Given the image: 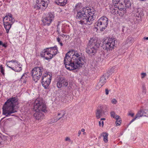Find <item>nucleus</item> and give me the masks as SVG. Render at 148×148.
<instances>
[{
	"instance_id": "obj_1",
	"label": "nucleus",
	"mask_w": 148,
	"mask_h": 148,
	"mask_svg": "<svg viewBox=\"0 0 148 148\" xmlns=\"http://www.w3.org/2000/svg\"><path fill=\"white\" fill-rule=\"evenodd\" d=\"M70 53L68 52L66 54L64 58V64L65 67L68 70H75L82 67L86 62L85 56L82 53L77 51L70 56Z\"/></svg>"
},
{
	"instance_id": "obj_2",
	"label": "nucleus",
	"mask_w": 148,
	"mask_h": 148,
	"mask_svg": "<svg viewBox=\"0 0 148 148\" xmlns=\"http://www.w3.org/2000/svg\"><path fill=\"white\" fill-rule=\"evenodd\" d=\"M77 13L76 18L78 20L79 24L90 25L92 23L94 12L92 11L91 9L88 10L84 8L82 10H80Z\"/></svg>"
},
{
	"instance_id": "obj_3",
	"label": "nucleus",
	"mask_w": 148,
	"mask_h": 148,
	"mask_svg": "<svg viewBox=\"0 0 148 148\" xmlns=\"http://www.w3.org/2000/svg\"><path fill=\"white\" fill-rule=\"evenodd\" d=\"M18 100L16 97H15L8 99L5 103L3 108V114L6 117L10 116H15L12 114L17 112V110L14 108L16 104L18 103Z\"/></svg>"
},
{
	"instance_id": "obj_4",
	"label": "nucleus",
	"mask_w": 148,
	"mask_h": 148,
	"mask_svg": "<svg viewBox=\"0 0 148 148\" xmlns=\"http://www.w3.org/2000/svg\"><path fill=\"white\" fill-rule=\"evenodd\" d=\"M97 42V40L95 38H91L89 40L86 49V52L91 56L94 55L97 52L100 45Z\"/></svg>"
},
{
	"instance_id": "obj_5",
	"label": "nucleus",
	"mask_w": 148,
	"mask_h": 148,
	"mask_svg": "<svg viewBox=\"0 0 148 148\" xmlns=\"http://www.w3.org/2000/svg\"><path fill=\"white\" fill-rule=\"evenodd\" d=\"M108 24V19L106 16H102L95 23V28L97 30L103 31L107 27Z\"/></svg>"
},
{
	"instance_id": "obj_6",
	"label": "nucleus",
	"mask_w": 148,
	"mask_h": 148,
	"mask_svg": "<svg viewBox=\"0 0 148 148\" xmlns=\"http://www.w3.org/2000/svg\"><path fill=\"white\" fill-rule=\"evenodd\" d=\"M115 40L114 38H108L103 42L102 47L107 51L112 50L114 47Z\"/></svg>"
},
{
	"instance_id": "obj_7",
	"label": "nucleus",
	"mask_w": 148,
	"mask_h": 148,
	"mask_svg": "<svg viewBox=\"0 0 148 148\" xmlns=\"http://www.w3.org/2000/svg\"><path fill=\"white\" fill-rule=\"evenodd\" d=\"M6 65L8 67L15 72H19L22 70V65L16 60L7 61Z\"/></svg>"
},
{
	"instance_id": "obj_8",
	"label": "nucleus",
	"mask_w": 148,
	"mask_h": 148,
	"mask_svg": "<svg viewBox=\"0 0 148 148\" xmlns=\"http://www.w3.org/2000/svg\"><path fill=\"white\" fill-rule=\"evenodd\" d=\"M43 69L42 67H34L32 71V76L33 80L36 82L41 77Z\"/></svg>"
},
{
	"instance_id": "obj_9",
	"label": "nucleus",
	"mask_w": 148,
	"mask_h": 148,
	"mask_svg": "<svg viewBox=\"0 0 148 148\" xmlns=\"http://www.w3.org/2000/svg\"><path fill=\"white\" fill-rule=\"evenodd\" d=\"M34 107L37 110L44 112H46L47 111L46 105L43 102L42 99L40 98L36 99L34 102Z\"/></svg>"
},
{
	"instance_id": "obj_10",
	"label": "nucleus",
	"mask_w": 148,
	"mask_h": 148,
	"mask_svg": "<svg viewBox=\"0 0 148 148\" xmlns=\"http://www.w3.org/2000/svg\"><path fill=\"white\" fill-rule=\"evenodd\" d=\"M52 79V75L51 73L45 74L44 75L42 79V86L45 89L48 88Z\"/></svg>"
},
{
	"instance_id": "obj_11",
	"label": "nucleus",
	"mask_w": 148,
	"mask_h": 148,
	"mask_svg": "<svg viewBox=\"0 0 148 148\" xmlns=\"http://www.w3.org/2000/svg\"><path fill=\"white\" fill-rule=\"evenodd\" d=\"M36 3L34 7L36 9L41 8V7L46 8L49 3V0H36Z\"/></svg>"
},
{
	"instance_id": "obj_12",
	"label": "nucleus",
	"mask_w": 148,
	"mask_h": 148,
	"mask_svg": "<svg viewBox=\"0 0 148 148\" xmlns=\"http://www.w3.org/2000/svg\"><path fill=\"white\" fill-rule=\"evenodd\" d=\"M54 18V16L51 13H49L42 20V22L45 25H49L52 22Z\"/></svg>"
},
{
	"instance_id": "obj_13",
	"label": "nucleus",
	"mask_w": 148,
	"mask_h": 148,
	"mask_svg": "<svg viewBox=\"0 0 148 148\" xmlns=\"http://www.w3.org/2000/svg\"><path fill=\"white\" fill-rule=\"evenodd\" d=\"M106 107L105 105H102L100 106V109H98L97 110L96 112V117L97 119L100 118L103 116L104 113L103 109Z\"/></svg>"
},
{
	"instance_id": "obj_14",
	"label": "nucleus",
	"mask_w": 148,
	"mask_h": 148,
	"mask_svg": "<svg viewBox=\"0 0 148 148\" xmlns=\"http://www.w3.org/2000/svg\"><path fill=\"white\" fill-rule=\"evenodd\" d=\"M68 85V82L63 77L60 78L57 83V86L58 88H61L63 86H67Z\"/></svg>"
},
{
	"instance_id": "obj_15",
	"label": "nucleus",
	"mask_w": 148,
	"mask_h": 148,
	"mask_svg": "<svg viewBox=\"0 0 148 148\" xmlns=\"http://www.w3.org/2000/svg\"><path fill=\"white\" fill-rule=\"evenodd\" d=\"M41 57H44L47 60L51 59L52 56L50 54V52L49 51V49L47 48L43 50L40 54Z\"/></svg>"
},
{
	"instance_id": "obj_16",
	"label": "nucleus",
	"mask_w": 148,
	"mask_h": 148,
	"mask_svg": "<svg viewBox=\"0 0 148 148\" xmlns=\"http://www.w3.org/2000/svg\"><path fill=\"white\" fill-rule=\"evenodd\" d=\"M129 0H113L112 2L113 4H118V3H121V5H123V3L125 5V6L126 7H129L130 6V3L128 1Z\"/></svg>"
},
{
	"instance_id": "obj_17",
	"label": "nucleus",
	"mask_w": 148,
	"mask_h": 148,
	"mask_svg": "<svg viewBox=\"0 0 148 148\" xmlns=\"http://www.w3.org/2000/svg\"><path fill=\"white\" fill-rule=\"evenodd\" d=\"M44 114L42 112L36 110L34 114L35 118L37 120H40L42 119L43 118Z\"/></svg>"
},
{
	"instance_id": "obj_18",
	"label": "nucleus",
	"mask_w": 148,
	"mask_h": 148,
	"mask_svg": "<svg viewBox=\"0 0 148 148\" xmlns=\"http://www.w3.org/2000/svg\"><path fill=\"white\" fill-rule=\"evenodd\" d=\"M3 21L4 27L6 30V33H8L12 24L11 23H9L8 21H4V19H3Z\"/></svg>"
},
{
	"instance_id": "obj_19",
	"label": "nucleus",
	"mask_w": 148,
	"mask_h": 148,
	"mask_svg": "<svg viewBox=\"0 0 148 148\" xmlns=\"http://www.w3.org/2000/svg\"><path fill=\"white\" fill-rule=\"evenodd\" d=\"M49 49V51L50 52V54L52 56V58L53 56H55L57 53L58 49L57 46H55L49 48H47Z\"/></svg>"
},
{
	"instance_id": "obj_20",
	"label": "nucleus",
	"mask_w": 148,
	"mask_h": 148,
	"mask_svg": "<svg viewBox=\"0 0 148 148\" xmlns=\"http://www.w3.org/2000/svg\"><path fill=\"white\" fill-rule=\"evenodd\" d=\"M106 82V79L105 75H103L101 77L99 81L98 84V86L99 87H101Z\"/></svg>"
},
{
	"instance_id": "obj_21",
	"label": "nucleus",
	"mask_w": 148,
	"mask_h": 148,
	"mask_svg": "<svg viewBox=\"0 0 148 148\" xmlns=\"http://www.w3.org/2000/svg\"><path fill=\"white\" fill-rule=\"evenodd\" d=\"M123 5H121L119 8L118 14L120 16H123L126 13V9Z\"/></svg>"
},
{
	"instance_id": "obj_22",
	"label": "nucleus",
	"mask_w": 148,
	"mask_h": 148,
	"mask_svg": "<svg viewBox=\"0 0 148 148\" xmlns=\"http://www.w3.org/2000/svg\"><path fill=\"white\" fill-rule=\"evenodd\" d=\"M119 6L114 5V7L112 8L111 10V12L114 15H117L118 14Z\"/></svg>"
},
{
	"instance_id": "obj_23",
	"label": "nucleus",
	"mask_w": 148,
	"mask_h": 148,
	"mask_svg": "<svg viewBox=\"0 0 148 148\" xmlns=\"http://www.w3.org/2000/svg\"><path fill=\"white\" fill-rule=\"evenodd\" d=\"M56 3L60 6H63L66 4L67 3V0H56Z\"/></svg>"
},
{
	"instance_id": "obj_24",
	"label": "nucleus",
	"mask_w": 148,
	"mask_h": 148,
	"mask_svg": "<svg viewBox=\"0 0 148 148\" xmlns=\"http://www.w3.org/2000/svg\"><path fill=\"white\" fill-rule=\"evenodd\" d=\"M103 137V140L105 143H107L108 142V134L106 132H103L101 134Z\"/></svg>"
},
{
	"instance_id": "obj_25",
	"label": "nucleus",
	"mask_w": 148,
	"mask_h": 148,
	"mask_svg": "<svg viewBox=\"0 0 148 148\" xmlns=\"http://www.w3.org/2000/svg\"><path fill=\"white\" fill-rule=\"evenodd\" d=\"M65 114L66 112L64 110H61L59 111L58 114V116H61L58 119H57L55 121H57L63 117L65 115Z\"/></svg>"
},
{
	"instance_id": "obj_26",
	"label": "nucleus",
	"mask_w": 148,
	"mask_h": 148,
	"mask_svg": "<svg viewBox=\"0 0 148 148\" xmlns=\"http://www.w3.org/2000/svg\"><path fill=\"white\" fill-rule=\"evenodd\" d=\"M82 8V5L81 3H79L77 4L74 10L75 13L76 12L77 13L80 10H80Z\"/></svg>"
},
{
	"instance_id": "obj_27",
	"label": "nucleus",
	"mask_w": 148,
	"mask_h": 148,
	"mask_svg": "<svg viewBox=\"0 0 148 148\" xmlns=\"http://www.w3.org/2000/svg\"><path fill=\"white\" fill-rule=\"evenodd\" d=\"M134 41V38L130 36H129L126 39V44H132Z\"/></svg>"
},
{
	"instance_id": "obj_28",
	"label": "nucleus",
	"mask_w": 148,
	"mask_h": 148,
	"mask_svg": "<svg viewBox=\"0 0 148 148\" xmlns=\"http://www.w3.org/2000/svg\"><path fill=\"white\" fill-rule=\"evenodd\" d=\"M27 76L26 74H24L20 79V80L21 82H23V83H26L27 80Z\"/></svg>"
},
{
	"instance_id": "obj_29",
	"label": "nucleus",
	"mask_w": 148,
	"mask_h": 148,
	"mask_svg": "<svg viewBox=\"0 0 148 148\" xmlns=\"http://www.w3.org/2000/svg\"><path fill=\"white\" fill-rule=\"evenodd\" d=\"M116 121L115 122V123L117 126L120 125L121 122V120L119 116H116V117L115 119Z\"/></svg>"
},
{
	"instance_id": "obj_30",
	"label": "nucleus",
	"mask_w": 148,
	"mask_h": 148,
	"mask_svg": "<svg viewBox=\"0 0 148 148\" xmlns=\"http://www.w3.org/2000/svg\"><path fill=\"white\" fill-rule=\"evenodd\" d=\"M144 112L142 110H140L138 111L136 115V116L137 117L138 119L140 117L144 116Z\"/></svg>"
},
{
	"instance_id": "obj_31",
	"label": "nucleus",
	"mask_w": 148,
	"mask_h": 148,
	"mask_svg": "<svg viewBox=\"0 0 148 148\" xmlns=\"http://www.w3.org/2000/svg\"><path fill=\"white\" fill-rule=\"evenodd\" d=\"M10 18V19H11V20H12V18H13L12 16V14L10 13H7L6 14V15L4 17L3 19H4V20H5L6 18Z\"/></svg>"
},
{
	"instance_id": "obj_32",
	"label": "nucleus",
	"mask_w": 148,
	"mask_h": 148,
	"mask_svg": "<svg viewBox=\"0 0 148 148\" xmlns=\"http://www.w3.org/2000/svg\"><path fill=\"white\" fill-rule=\"evenodd\" d=\"M12 20H11V19H10V18H6L5 20H4V21L6 20L7 21H8L9 23H11L12 24H13L14 21V20L13 18H12Z\"/></svg>"
},
{
	"instance_id": "obj_33",
	"label": "nucleus",
	"mask_w": 148,
	"mask_h": 148,
	"mask_svg": "<svg viewBox=\"0 0 148 148\" xmlns=\"http://www.w3.org/2000/svg\"><path fill=\"white\" fill-rule=\"evenodd\" d=\"M110 114L111 117H113L114 119H115V117H116V115H115V113L114 112L112 111L111 112H110Z\"/></svg>"
},
{
	"instance_id": "obj_34",
	"label": "nucleus",
	"mask_w": 148,
	"mask_h": 148,
	"mask_svg": "<svg viewBox=\"0 0 148 148\" xmlns=\"http://www.w3.org/2000/svg\"><path fill=\"white\" fill-rule=\"evenodd\" d=\"M0 68L1 69V72L3 75L4 74V70L2 65L1 66Z\"/></svg>"
},
{
	"instance_id": "obj_35",
	"label": "nucleus",
	"mask_w": 148,
	"mask_h": 148,
	"mask_svg": "<svg viewBox=\"0 0 148 148\" xmlns=\"http://www.w3.org/2000/svg\"><path fill=\"white\" fill-rule=\"evenodd\" d=\"M111 102L113 104H116L117 103V101L115 99H113L111 100Z\"/></svg>"
},
{
	"instance_id": "obj_36",
	"label": "nucleus",
	"mask_w": 148,
	"mask_h": 148,
	"mask_svg": "<svg viewBox=\"0 0 148 148\" xmlns=\"http://www.w3.org/2000/svg\"><path fill=\"white\" fill-rule=\"evenodd\" d=\"M141 78L142 79H143L146 76V73H142L141 74Z\"/></svg>"
},
{
	"instance_id": "obj_37",
	"label": "nucleus",
	"mask_w": 148,
	"mask_h": 148,
	"mask_svg": "<svg viewBox=\"0 0 148 148\" xmlns=\"http://www.w3.org/2000/svg\"><path fill=\"white\" fill-rule=\"evenodd\" d=\"M134 113H131V111L129 112L128 113V115L129 116H130L132 117L134 115Z\"/></svg>"
},
{
	"instance_id": "obj_38",
	"label": "nucleus",
	"mask_w": 148,
	"mask_h": 148,
	"mask_svg": "<svg viewBox=\"0 0 148 148\" xmlns=\"http://www.w3.org/2000/svg\"><path fill=\"white\" fill-rule=\"evenodd\" d=\"M138 119L137 118V117H136V116L135 117V118H134L133 119H132V120L130 122V124L132 122L134 121L136 119Z\"/></svg>"
},
{
	"instance_id": "obj_39",
	"label": "nucleus",
	"mask_w": 148,
	"mask_h": 148,
	"mask_svg": "<svg viewBox=\"0 0 148 148\" xmlns=\"http://www.w3.org/2000/svg\"><path fill=\"white\" fill-rule=\"evenodd\" d=\"M105 92L106 95H108L109 93V91L107 88L105 89Z\"/></svg>"
},
{
	"instance_id": "obj_40",
	"label": "nucleus",
	"mask_w": 148,
	"mask_h": 148,
	"mask_svg": "<svg viewBox=\"0 0 148 148\" xmlns=\"http://www.w3.org/2000/svg\"><path fill=\"white\" fill-rule=\"evenodd\" d=\"M65 141H70V138L68 137H66L65 138Z\"/></svg>"
},
{
	"instance_id": "obj_41",
	"label": "nucleus",
	"mask_w": 148,
	"mask_h": 148,
	"mask_svg": "<svg viewBox=\"0 0 148 148\" xmlns=\"http://www.w3.org/2000/svg\"><path fill=\"white\" fill-rule=\"evenodd\" d=\"M57 41L59 43H60V42H60V38H59V37L57 38Z\"/></svg>"
},
{
	"instance_id": "obj_42",
	"label": "nucleus",
	"mask_w": 148,
	"mask_h": 148,
	"mask_svg": "<svg viewBox=\"0 0 148 148\" xmlns=\"http://www.w3.org/2000/svg\"><path fill=\"white\" fill-rule=\"evenodd\" d=\"M64 26H63V27H62V32L63 33H65V32L64 30Z\"/></svg>"
},
{
	"instance_id": "obj_43",
	"label": "nucleus",
	"mask_w": 148,
	"mask_h": 148,
	"mask_svg": "<svg viewBox=\"0 0 148 148\" xmlns=\"http://www.w3.org/2000/svg\"><path fill=\"white\" fill-rule=\"evenodd\" d=\"M1 45L3 47H5V48L7 47V45L6 44H3V43H2V45Z\"/></svg>"
},
{
	"instance_id": "obj_44",
	"label": "nucleus",
	"mask_w": 148,
	"mask_h": 148,
	"mask_svg": "<svg viewBox=\"0 0 148 148\" xmlns=\"http://www.w3.org/2000/svg\"><path fill=\"white\" fill-rule=\"evenodd\" d=\"M139 15H140V14H139L138 13V12H137L136 16H137L138 17H139Z\"/></svg>"
},
{
	"instance_id": "obj_45",
	"label": "nucleus",
	"mask_w": 148,
	"mask_h": 148,
	"mask_svg": "<svg viewBox=\"0 0 148 148\" xmlns=\"http://www.w3.org/2000/svg\"><path fill=\"white\" fill-rule=\"evenodd\" d=\"M81 134V131L79 130L78 131V136H79Z\"/></svg>"
},
{
	"instance_id": "obj_46",
	"label": "nucleus",
	"mask_w": 148,
	"mask_h": 148,
	"mask_svg": "<svg viewBox=\"0 0 148 148\" xmlns=\"http://www.w3.org/2000/svg\"><path fill=\"white\" fill-rule=\"evenodd\" d=\"M60 35L61 36H62V37H64L65 36H66V35H64V34H60Z\"/></svg>"
},
{
	"instance_id": "obj_47",
	"label": "nucleus",
	"mask_w": 148,
	"mask_h": 148,
	"mask_svg": "<svg viewBox=\"0 0 148 148\" xmlns=\"http://www.w3.org/2000/svg\"><path fill=\"white\" fill-rule=\"evenodd\" d=\"M143 39L144 40H148V37H144Z\"/></svg>"
},
{
	"instance_id": "obj_48",
	"label": "nucleus",
	"mask_w": 148,
	"mask_h": 148,
	"mask_svg": "<svg viewBox=\"0 0 148 148\" xmlns=\"http://www.w3.org/2000/svg\"><path fill=\"white\" fill-rule=\"evenodd\" d=\"M99 125L100 126H101V121H99Z\"/></svg>"
},
{
	"instance_id": "obj_49",
	"label": "nucleus",
	"mask_w": 148,
	"mask_h": 148,
	"mask_svg": "<svg viewBox=\"0 0 148 148\" xmlns=\"http://www.w3.org/2000/svg\"><path fill=\"white\" fill-rule=\"evenodd\" d=\"M85 129H82L81 130V131L82 132H84V131H85Z\"/></svg>"
},
{
	"instance_id": "obj_50",
	"label": "nucleus",
	"mask_w": 148,
	"mask_h": 148,
	"mask_svg": "<svg viewBox=\"0 0 148 148\" xmlns=\"http://www.w3.org/2000/svg\"><path fill=\"white\" fill-rule=\"evenodd\" d=\"M59 26V25H58V27H57V31L58 33H59V29H58V27Z\"/></svg>"
},
{
	"instance_id": "obj_51",
	"label": "nucleus",
	"mask_w": 148,
	"mask_h": 148,
	"mask_svg": "<svg viewBox=\"0 0 148 148\" xmlns=\"http://www.w3.org/2000/svg\"><path fill=\"white\" fill-rule=\"evenodd\" d=\"M105 119L104 118H102L101 119V121H102V120H105Z\"/></svg>"
},
{
	"instance_id": "obj_52",
	"label": "nucleus",
	"mask_w": 148,
	"mask_h": 148,
	"mask_svg": "<svg viewBox=\"0 0 148 148\" xmlns=\"http://www.w3.org/2000/svg\"><path fill=\"white\" fill-rule=\"evenodd\" d=\"M59 43L60 44V45L61 46H63V44L62 43V42H60V43Z\"/></svg>"
},
{
	"instance_id": "obj_53",
	"label": "nucleus",
	"mask_w": 148,
	"mask_h": 148,
	"mask_svg": "<svg viewBox=\"0 0 148 148\" xmlns=\"http://www.w3.org/2000/svg\"><path fill=\"white\" fill-rule=\"evenodd\" d=\"M102 127H103L104 125V122L103 121L101 122Z\"/></svg>"
},
{
	"instance_id": "obj_54",
	"label": "nucleus",
	"mask_w": 148,
	"mask_h": 148,
	"mask_svg": "<svg viewBox=\"0 0 148 148\" xmlns=\"http://www.w3.org/2000/svg\"><path fill=\"white\" fill-rule=\"evenodd\" d=\"M2 42L1 41V40H0V45H2Z\"/></svg>"
},
{
	"instance_id": "obj_55",
	"label": "nucleus",
	"mask_w": 148,
	"mask_h": 148,
	"mask_svg": "<svg viewBox=\"0 0 148 148\" xmlns=\"http://www.w3.org/2000/svg\"><path fill=\"white\" fill-rule=\"evenodd\" d=\"M86 132H83V134L85 135L86 134Z\"/></svg>"
}]
</instances>
